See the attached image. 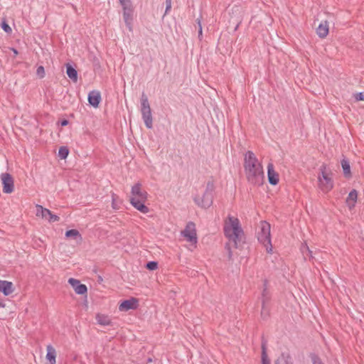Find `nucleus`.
<instances>
[{
    "label": "nucleus",
    "mask_w": 364,
    "mask_h": 364,
    "mask_svg": "<svg viewBox=\"0 0 364 364\" xmlns=\"http://www.w3.org/2000/svg\"><path fill=\"white\" fill-rule=\"evenodd\" d=\"M65 235L67 238L73 237L74 239H79L80 240H82V236H81L80 232L75 229H71V230H67L65 232Z\"/></svg>",
    "instance_id": "obj_25"
},
{
    "label": "nucleus",
    "mask_w": 364,
    "mask_h": 364,
    "mask_svg": "<svg viewBox=\"0 0 364 364\" xmlns=\"http://www.w3.org/2000/svg\"><path fill=\"white\" fill-rule=\"evenodd\" d=\"M225 247L228 250V258L230 259L232 258V251L230 250V247H229L228 244H226Z\"/></svg>",
    "instance_id": "obj_38"
},
{
    "label": "nucleus",
    "mask_w": 364,
    "mask_h": 364,
    "mask_svg": "<svg viewBox=\"0 0 364 364\" xmlns=\"http://www.w3.org/2000/svg\"><path fill=\"white\" fill-rule=\"evenodd\" d=\"M11 50L14 52V53L16 55H18V50L16 48H12Z\"/></svg>",
    "instance_id": "obj_44"
},
{
    "label": "nucleus",
    "mask_w": 364,
    "mask_h": 364,
    "mask_svg": "<svg viewBox=\"0 0 364 364\" xmlns=\"http://www.w3.org/2000/svg\"><path fill=\"white\" fill-rule=\"evenodd\" d=\"M66 74L68 77L72 80L74 82L77 81V70L69 63L66 64Z\"/></svg>",
    "instance_id": "obj_23"
},
{
    "label": "nucleus",
    "mask_w": 364,
    "mask_h": 364,
    "mask_svg": "<svg viewBox=\"0 0 364 364\" xmlns=\"http://www.w3.org/2000/svg\"><path fill=\"white\" fill-rule=\"evenodd\" d=\"M141 113L145 126L148 129H151L153 127L151 109L149 105L148 97L144 93H142L141 97Z\"/></svg>",
    "instance_id": "obj_4"
},
{
    "label": "nucleus",
    "mask_w": 364,
    "mask_h": 364,
    "mask_svg": "<svg viewBox=\"0 0 364 364\" xmlns=\"http://www.w3.org/2000/svg\"><path fill=\"white\" fill-rule=\"evenodd\" d=\"M358 198V192L355 189H353L348 194L346 198V203L348 207L351 209L355 207Z\"/></svg>",
    "instance_id": "obj_20"
},
{
    "label": "nucleus",
    "mask_w": 364,
    "mask_h": 364,
    "mask_svg": "<svg viewBox=\"0 0 364 364\" xmlns=\"http://www.w3.org/2000/svg\"><path fill=\"white\" fill-rule=\"evenodd\" d=\"M304 248L306 249V257H309V259L313 258L312 251L309 249V247L306 243L303 245V249Z\"/></svg>",
    "instance_id": "obj_34"
},
{
    "label": "nucleus",
    "mask_w": 364,
    "mask_h": 364,
    "mask_svg": "<svg viewBox=\"0 0 364 364\" xmlns=\"http://www.w3.org/2000/svg\"><path fill=\"white\" fill-rule=\"evenodd\" d=\"M96 319L97 323L102 326H109L111 324V320L107 316L97 314Z\"/></svg>",
    "instance_id": "obj_26"
},
{
    "label": "nucleus",
    "mask_w": 364,
    "mask_h": 364,
    "mask_svg": "<svg viewBox=\"0 0 364 364\" xmlns=\"http://www.w3.org/2000/svg\"><path fill=\"white\" fill-rule=\"evenodd\" d=\"M69 154V149L67 146H60L58 150V156L61 159H65Z\"/></svg>",
    "instance_id": "obj_27"
},
{
    "label": "nucleus",
    "mask_w": 364,
    "mask_h": 364,
    "mask_svg": "<svg viewBox=\"0 0 364 364\" xmlns=\"http://www.w3.org/2000/svg\"><path fill=\"white\" fill-rule=\"evenodd\" d=\"M123 18L126 26L129 31H132V25L133 21V10L123 11Z\"/></svg>",
    "instance_id": "obj_22"
},
{
    "label": "nucleus",
    "mask_w": 364,
    "mask_h": 364,
    "mask_svg": "<svg viewBox=\"0 0 364 364\" xmlns=\"http://www.w3.org/2000/svg\"><path fill=\"white\" fill-rule=\"evenodd\" d=\"M68 283L73 287L75 293L77 294H85L87 291V286L81 284L80 282L76 279L70 278Z\"/></svg>",
    "instance_id": "obj_11"
},
{
    "label": "nucleus",
    "mask_w": 364,
    "mask_h": 364,
    "mask_svg": "<svg viewBox=\"0 0 364 364\" xmlns=\"http://www.w3.org/2000/svg\"><path fill=\"white\" fill-rule=\"evenodd\" d=\"M224 235L229 241L234 243L235 248H240L244 242V231L238 218L228 215L223 228Z\"/></svg>",
    "instance_id": "obj_2"
},
{
    "label": "nucleus",
    "mask_w": 364,
    "mask_h": 364,
    "mask_svg": "<svg viewBox=\"0 0 364 364\" xmlns=\"http://www.w3.org/2000/svg\"><path fill=\"white\" fill-rule=\"evenodd\" d=\"M310 358L313 364H324L319 356L315 353H311Z\"/></svg>",
    "instance_id": "obj_30"
},
{
    "label": "nucleus",
    "mask_w": 364,
    "mask_h": 364,
    "mask_svg": "<svg viewBox=\"0 0 364 364\" xmlns=\"http://www.w3.org/2000/svg\"><path fill=\"white\" fill-rule=\"evenodd\" d=\"M68 124V119H63L60 121V125L62 127H65V126H67Z\"/></svg>",
    "instance_id": "obj_39"
},
{
    "label": "nucleus",
    "mask_w": 364,
    "mask_h": 364,
    "mask_svg": "<svg viewBox=\"0 0 364 364\" xmlns=\"http://www.w3.org/2000/svg\"><path fill=\"white\" fill-rule=\"evenodd\" d=\"M275 364H282V363H281V361L279 360V359H277V360L275 361ZM284 364H289V363H288V361H287V360H285Z\"/></svg>",
    "instance_id": "obj_42"
},
{
    "label": "nucleus",
    "mask_w": 364,
    "mask_h": 364,
    "mask_svg": "<svg viewBox=\"0 0 364 364\" xmlns=\"http://www.w3.org/2000/svg\"><path fill=\"white\" fill-rule=\"evenodd\" d=\"M139 306V299L135 297H131L129 299L122 301L119 306V311H127L129 310L136 309Z\"/></svg>",
    "instance_id": "obj_10"
},
{
    "label": "nucleus",
    "mask_w": 364,
    "mask_h": 364,
    "mask_svg": "<svg viewBox=\"0 0 364 364\" xmlns=\"http://www.w3.org/2000/svg\"><path fill=\"white\" fill-rule=\"evenodd\" d=\"M1 28L6 33H10L11 32V27L9 26V24L5 21H3L1 23Z\"/></svg>",
    "instance_id": "obj_33"
},
{
    "label": "nucleus",
    "mask_w": 364,
    "mask_h": 364,
    "mask_svg": "<svg viewBox=\"0 0 364 364\" xmlns=\"http://www.w3.org/2000/svg\"><path fill=\"white\" fill-rule=\"evenodd\" d=\"M4 193H11L14 190V181L12 176L9 173H3L1 175Z\"/></svg>",
    "instance_id": "obj_7"
},
{
    "label": "nucleus",
    "mask_w": 364,
    "mask_h": 364,
    "mask_svg": "<svg viewBox=\"0 0 364 364\" xmlns=\"http://www.w3.org/2000/svg\"><path fill=\"white\" fill-rule=\"evenodd\" d=\"M326 169V165L323 164L320 168L321 173L318 178L321 190L325 192H328L333 188V181L330 174L327 173Z\"/></svg>",
    "instance_id": "obj_5"
},
{
    "label": "nucleus",
    "mask_w": 364,
    "mask_h": 364,
    "mask_svg": "<svg viewBox=\"0 0 364 364\" xmlns=\"http://www.w3.org/2000/svg\"><path fill=\"white\" fill-rule=\"evenodd\" d=\"M328 31L329 28L328 22L325 21L318 25V28H316V33L320 38H323L328 35Z\"/></svg>",
    "instance_id": "obj_17"
},
{
    "label": "nucleus",
    "mask_w": 364,
    "mask_h": 364,
    "mask_svg": "<svg viewBox=\"0 0 364 364\" xmlns=\"http://www.w3.org/2000/svg\"><path fill=\"white\" fill-rule=\"evenodd\" d=\"M0 291L5 296H9L14 291L13 283L9 281L0 280Z\"/></svg>",
    "instance_id": "obj_16"
},
{
    "label": "nucleus",
    "mask_w": 364,
    "mask_h": 364,
    "mask_svg": "<svg viewBox=\"0 0 364 364\" xmlns=\"http://www.w3.org/2000/svg\"><path fill=\"white\" fill-rule=\"evenodd\" d=\"M5 306V304L4 301L0 299V308H4Z\"/></svg>",
    "instance_id": "obj_43"
},
{
    "label": "nucleus",
    "mask_w": 364,
    "mask_h": 364,
    "mask_svg": "<svg viewBox=\"0 0 364 364\" xmlns=\"http://www.w3.org/2000/svg\"><path fill=\"white\" fill-rule=\"evenodd\" d=\"M301 251L304 255V257L306 259V249H304V248L303 249V245L301 247Z\"/></svg>",
    "instance_id": "obj_41"
},
{
    "label": "nucleus",
    "mask_w": 364,
    "mask_h": 364,
    "mask_svg": "<svg viewBox=\"0 0 364 364\" xmlns=\"http://www.w3.org/2000/svg\"><path fill=\"white\" fill-rule=\"evenodd\" d=\"M194 201L198 206L203 208H208L213 204V194L204 192L202 198L195 197Z\"/></svg>",
    "instance_id": "obj_9"
},
{
    "label": "nucleus",
    "mask_w": 364,
    "mask_h": 364,
    "mask_svg": "<svg viewBox=\"0 0 364 364\" xmlns=\"http://www.w3.org/2000/svg\"><path fill=\"white\" fill-rule=\"evenodd\" d=\"M112 206H113L114 208H115V207H114V198H112Z\"/></svg>",
    "instance_id": "obj_45"
},
{
    "label": "nucleus",
    "mask_w": 364,
    "mask_h": 364,
    "mask_svg": "<svg viewBox=\"0 0 364 364\" xmlns=\"http://www.w3.org/2000/svg\"><path fill=\"white\" fill-rule=\"evenodd\" d=\"M122 6L123 11L133 10L131 0H125L120 3Z\"/></svg>",
    "instance_id": "obj_28"
},
{
    "label": "nucleus",
    "mask_w": 364,
    "mask_h": 364,
    "mask_svg": "<svg viewBox=\"0 0 364 364\" xmlns=\"http://www.w3.org/2000/svg\"><path fill=\"white\" fill-rule=\"evenodd\" d=\"M181 235L192 245H196L198 242L196 225L193 222H188L183 230L181 232Z\"/></svg>",
    "instance_id": "obj_6"
},
{
    "label": "nucleus",
    "mask_w": 364,
    "mask_h": 364,
    "mask_svg": "<svg viewBox=\"0 0 364 364\" xmlns=\"http://www.w3.org/2000/svg\"><path fill=\"white\" fill-rule=\"evenodd\" d=\"M270 224L266 221H261L259 231L257 232V240L265 247L268 253L272 252V245L271 242Z\"/></svg>",
    "instance_id": "obj_3"
},
{
    "label": "nucleus",
    "mask_w": 364,
    "mask_h": 364,
    "mask_svg": "<svg viewBox=\"0 0 364 364\" xmlns=\"http://www.w3.org/2000/svg\"><path fill=\"white\" fill-rule=\"evenodd\" d=\"M87 100L91 106L97 108L102 100L101 94L98 90H92L88 94Z\"/></svg>",
    "instance_id": "obj_14"
},
{
    "label": "nucleus",
    "mask_w": 364,
    "mask_h": 364,
    "mask_svg": "<svg viewBox=\"0 0 364 364\" xmlns=\"http://www.w3.org/2000/svg\"><path fill=\"white\" fill-rule=\"evenodd\" d=\"M36 75L40 79H42L45 77V69L43 65H40L37 68Z\"/></svg>",
    "instance_id": "obj_32"
},
{
    "label": "nucleus",
    "mask_w": 364,
    "mask_h": 364,
    "mask_svg": "<svg viewBox=\"0 0 364 364\" xmlns=\"http://www.w3.org/2000/svg\"><path fill=\"white\" fill-rule=\"evenodd\" d=\"M129 200L130 203L141 213H147L149 211V208L144 204L146 200H142L136 197H132Z\"/></svg>",
    "instance_id": "obj_15"
},
{
    "label": "nucleus",
    "mask_w": 364,
    "mask_h": 364,
    "mask_svg": "<svg viewBox=\"0 0 364 364\" xmlns=\"http://www.w3.org/2000/svg\"><path fill=\"white\" fill-rule=\"evenodd\" d=\"M146 268L149 270H155L158 268V262L156 261L148 262L146 264Z\"/></svg>",
    "instance_id": "obj_31"
},
{
    "label": "nucleus",
    "mask_w": 364,
    "mask_h": 364,
    "mask_svg": "<svg viewBox=\"0 0 364 364\" xmlns=\"http://www.w3.org/2000/svg\"><path fill=\"white\" fill-rule=\"evenodd\" d=\"M356 101H364V92H358L355 95Z\"/></svg>",
    "instance_id": "obj_35"
},
{
    "label": "nucleus",
    "mask_w": 364,
    "mask_h": 364,
    "mask_svg": "<svg viewBox=\"0 0 364 364\" xmlns=\"http://www.w3.org/2000/svg\"><path fill=\"white\" fill-rule=\"evenodd\" d=\"M131 193L133 197L141 199L142 200H146L147 199L148 193L146 191L141 190V184L140 183H136L132 187Z\"/></svg>",
    "instance_id": "obj_13"
},
{
    "label": "nucleus",
    "mask_w": 364,
    "mask_h": 364,
    "mask_svg": "<svg viewBox=\"0 0 364 364\" xmlns=\"http://www.w3.org/2000/svg\"><path fill=\"white\" fill-rule=\"evenodd\" d=\"M267 282L265 280L264 283V289L262 290V309H264V305H266L267 303H268L270 300V294L269 291L267 290Z\"/></svg>",
    "instance_id": "obj_24"
},
{
    "label": "nucleus",
    "mask_w": 364,
    "mask_h": 364,
    "mask_svg": "<svg viewBox=\"0 0 364 364\" xmlns=\"http://www.w3.org/2000/svg\"><path fill=\"white\" fill-rule=\"evenodd\" d=\"M269 316V311L267 309H266V306H264V309L263 310V309L262 308V311H261V316L265 319L268 317Z\"/></svg>",
    "instance_id": "obj_36"
},
{
    "label": "nucleus",
    "mask_w": 364,
    "mask_h": 364,
    "mask_svg": "<svg viewBox=\"0 0 364 364\" xmlns=\"http://www.w3.org/2000/svg\"><path fill=\"white\" fill-rule=\"evenodd\" d=\"M37 215H41L43 218L48 220L50 223L58 222L60 217L53 213L48 208H43L42 205H37Z\"/></svg>",
    "instance_id": "obj_8"
},
{
    "label": "nucleus",
    "mask_w": 364,
    "mask_h": 364,
    "mask_svg": "<svg viewBox=\"0 0 364 364\" xmlns=\"http://www.w3.org/2000/svg\"><path fill=\"white\" fill-rule=\"evenodd\" d=\"M341 166L343 168V175L346 178H349L352 176L351 171H350V162L348 159H347L346 157H344L341 161Z\"/></svg>",
    "instance_id": "obj_21"
},
{
    "label": "nucleus",
    "mask_w": 364,
    "mask_h": 364,
    "mask_svg": "<svg viewBox=\"0 0 364 364\" xmlns=\"http://www.w3.org/2000/svg\"><path fill=\"white\" fill-rule=\"evenodd\" d=\"M214 188L215 186L213 181H209L206 183V188L205 193L213 194Z\"/></svg>",
    "instance_id": "obj_29"
},
{
    "label": "nucleus",
    "mask_w": 364,
    "mask_h": 364,
    "mask_svg": "<svg viewBox=\"0 0 364 364\" xmlns=\"http://www.w3.org/2000/svg\"><path fill=\"white\" fill-rule=\"evenodd\" d=\"M171 0H166V11H165V14H166L168 11L171 9Z\"/></svg>",
    "instance_id": "obj_37"
},
{
    "label": "nucleus",
    "mask_w": 364,
    "mask_h": 364,
    "mask_svg": "<svg viewBox=\"0 0 364 364\" xmlns=\"http://www.w3.org/2000/svg\"><path fill=\"white\" fill-rule=\"evenodd\" d=\"M47 354L46 359L48 360V364H55L56 363V351L55 349L51 346L48 345L46 347Z\"/></svg>",
    "instance_id": "obj_18"
},
{
    "label": "nucleus",
    "mask_w": 364,
    "mask_h": 364,
    "mask_svg": "<svg viewBox=\"0 0 364 364\" xmlns=\"http://www.w3.org/2000/svg\"><path fill=\"white\" fill-rule=\"evenodd\" d=\"M199 30H198V36L202 35V26L200 24V21L198 20Z\"/></svg>",
    "instance_id": "obj_40"
},
{
    "label": "nucleus",
    "mask_w": 364,
    "mask_h": 364,
    "mask_svg": "<svg viewBox=\"0 0 364 364\" xmlns=\"http://www.w3.org/2000/svg\"><path fill=\"white\" fill-rule=\"evenodd\" d=\"M244 170L249 183L255 186L263 185L264 181L263 167L251 151H247L245 155Z\"/></svg>",
    "instance_id": "obj_1"
},
{
    "label": "nucleus",
    "mask_w": 364,
    "mask_h": 364,
    "mask_svg": "<svg viewBox=\"0 0 364 364\" xmlns=\"http://www.w3.org/2000/svg\"><path fill=\"white\" fill-rule=\"evenodd\" d=\"M267 341L264 336L262 337V364H270L267 353Z\"/></svg>",
    "instance_id": "obj_19"
},
{
    "label": "nucleus",
    "mask_w": 364,
    "mask_h": 364,
    "mask_svg": "<svg viewBox=\"0 0 364 364\" xmlns=\"http://www.w3.org/2000/svg\"><path fill=\"white\" fill-rule=\"evenodd\" d=\"M267 178L269 183L272 186L278 184L279 176L277 172L274 171V165L269 163L267 166Z\"/></svg>",
    "instance_id": "obj_12"
}]
</instances>
